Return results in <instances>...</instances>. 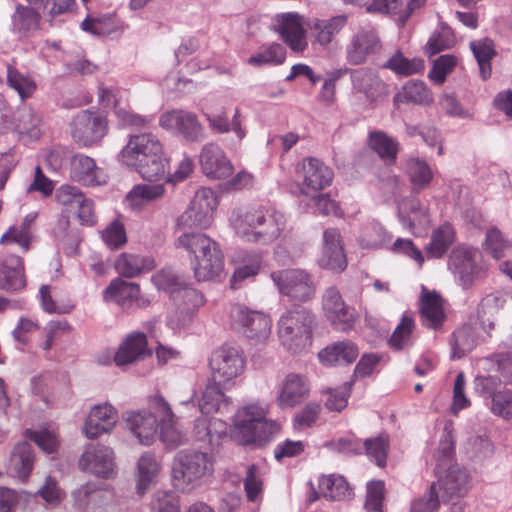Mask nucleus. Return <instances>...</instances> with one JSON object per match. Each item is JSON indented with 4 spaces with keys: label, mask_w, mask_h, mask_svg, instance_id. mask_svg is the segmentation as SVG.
Wrapping results in <instances>:
<instances>
[{
    "label": "nucleus",
    "mask_w": 512,
    "mask_h": 512,
    "mask_svg": "<svg viewBox=\"0 0 512 512\" xmlns=\"http://www.w3.org/2000/svg\"><path fill=\"white\" fill-rule=\"evenodd\" d=\"M229 223L241 240L269 244L284 231L286 218L282 212L272 207L241 206L233 209Z\"/></svg>",
    "instance_id": "1"
},
{
    "label": "nucleus",
    "mask_w": 512,
    "mask_h": 512,
    "mask_svg": "<svg viewBox=\"0 0 512 512\" xmlns=\"http://www.w3.org/2000/svg\"><path fill=\"white\" fill-rule=\"evenodd\" d=\"M267 412L259 403L239 408L233 417V437L244 445H265L280 428L277 422L266 418Z\"/></svg>",
    "instance_id": "2"
},
{
    "label": "nucleus",
    "mask_w": 512,
    "mask_h": 512,
    "mask_svg": "<svg viewBox=\"0 0 512 512\" xmlns=\"http://www.w3.org/2000/svg\"><path fill=\"white\" fill-rule=\"evenodd\" d=\"M315 315L304 306L287 309L277 323L278 337L285 349L293 354L306 351L312 344Z\"/></svg>",
    "instance_id": "3"
},
{
    "label": "nucleus",
    "mask_w": 512,
    "mask_h": 512,
    "mask_svg": "<svg viewBox=\"0 0 512 512\" xmlns=\"http://www.w3.org/2000/svg\"><path fill=\"white\" fill-rule=\"evenodd\" d=\"M177 245L194 255L193 270L198 281L218 276L224 267L223 254L216 241L203 233H183Z\"/></svg>",
    "instance_id": "4"
},
{
    "label": "nucleus",
    "mask_w": 512,
    "mask_h": 512,
    "mask_svg": "<svg viewBox=\"0 0 512 512\" xmlns=\"http://www.w3.org/2000/svg\"><path fill=\"white\" fill-rule=\"evenodd\" d=\"M213 470V459L208 453L188 449L177 453L172 473L176 487L188 492L200 485L201 480L209 477Z\"/></svg>",
    "instance_id": "5"
},
{
    "label": "nucleus",
    "mask_w": 512,
    "mask_h": 512,
    "mask_svg": "<svg viewBox=\"0 0 512 512\" xmlns=\"http://www.w3.org/2000/svg\"><path fill=\"white\" fill-rule=\"evenodd\" d=\"M229 319L234 330L255 343L265 342L271 334V318L265 313L250 309L243 304L231 306Z\"/></svg>",
    "instance_id": "6"
},
{
    "label": "nucleus",
    "mask_w": 512,
    "mask_h": 512,
    "mask_svg": "<svg viewBox=\"0 0 512 512\" xmlns=\"http://www.w3.org/2000/svg\"><path fill=\"white\" fill-rule=\"evenodd\" d=\"M73 140L82 147L98 145L107 135L109 126L107 118L97 111L82 110L70 124Z\"/></svg>",
    "instance_id": "7"
},
{
    "label": "nucleus",
    "mask_w": 512,
    "mask_h": 512,
    "mask_svg": "<svg viewBox=\"0 0 512 512\" xmlns=\"http://www.w3.org/2000/svg\"><path fill=\"white\" fill-rule=\"evenodd\" d=\"M218 205L215 192L207 187L198 189L188 208L178 217L177 225L182 228H208Z\"/></svg>",
    "instance_id": "8"
},
{
    "label": "nucleus",
    "mask_w": 512,
    "mask_h": 512,
    "mask_svg": "<svg viewBox=\"0 0 512 512\" xmlns=\"http://www.w3.org/2000/svg\"><path fill=\"white\" fill-rule=\"evenodd\" d=\"M211 380L226 388L244 371L245 361L236 347L222 346L210 358Z\"/></svg>",
    "instance_id": "9"
},
{
    "label": "nucleus",
    "mask_w": 512,
    "mask_h": 512,
    "mask_svg": "<svg viewBox=\"0 0 512 512\" xmlns=\"http://www.w3.org/2000/svg\"><path fill=\"white\" fill-rule=\"evenodd\" d=\"M271 278L281 294L293 300L306 302L315 294L311 275L301 269H287L273 272Z\"/></svg>",
    "instance_id": "10"
},
{
    "label": "nucleus",
    "mask_w": 512,
    "mask_h": 512,
    "mask_svg": "<svg viewBox=\"0 0 512 512\" xmlns=\"http://www.w3.org/2000/svg\"><path fill=\"white\" fill-rule=\"evenodd\" d=\"M152 281L159 290L167 292L173 301L187 306V310L202 302V296L195 289L189 287L183 276L172 269H162L152 277Z\"/></svg>",
    "instance_id": "11"
},
{
    "label": "nucleus",
    "mask_w": 512,
    "mask_h": 512,
    "mask_svg": "<svg viewBox=\"0 0 512 512\" xmlns=\"http://www.w3.org/2000/svg\"><path fill=\"white\" fill-rule=\"evenodd\" d=\"M160 126L182 136L186 141L199 142L205 138L204 128L197 115L186 110H172L161 115Z\"/></svg>",
    "instance_id": "12"
},
{
    "label": "nucleus",
    "mask_w": 512,
    "mask_h": 512,
    "mask_svg": "<svg viewBox=\"0 0 512 512\" xmlns=\"http://www.w3.org/2000/svg\"><path fill=\"white\" fill-rule=\"evenodd\" d=\"M437 476L436 490L440 491L443 502L448 501L452 497H461L465 495L469 489L470 475L468 471L458 464L449 465L441 470H435Z\"/></svg>",
    "instance_id": "13"
},
{
    "label": "nucleus",
    "mask_w": 512,
    "mask_h": 512,
    "mask_svg": "<svg viewBox=\"0 0 512 512\" xmlns=\"http://www.w3.org/2000/svg\"><path fill=\"white\" fill-rule=\"evenodd\" d=\"M152 408L160 417L159 436L169 448H176L186 441V434L178 427L175 414L162 395H155L151 401Z\"/></svg>",
    "instance_id": "14"
},
{
    "label": "nucleus",
    "mask_w": 512,
    "mask_h": 512,
    "mask_svg": "<svg viewBox=\"0 0 512 512\" xmlns=\"http://www.w3.org/2000/svg\"><path fill=\"white\" fill-rule=\"evenodd\" d=\"M79 466L82 470L103 479H110L116 475L114 452L104 445L87 447L79 460Z\"/></svg>",
    "instance_id": "15"
},
{
    "label": "nucleus",
    "mask_w": 512,
    "mask_h": 512,
    "mask_svg": "<svg viewBox=\"0 0 512 512\" xmlns=\"http://www.w3.org/2000/svg\"><path fill=\"white\" fill-rule=\"evenodd\" d=\"M322 308L326 318L338 330L350 329L356 320L354 309L345 304L336 287H329L325 290Z\"/></svg>",
    "instance_id": "16"
},
{
    "label": "nucleus",
    "mask_w": 512,
    "mask_h": 512,
    "mask_svg": "<svg viewBox=\"0 0 512 512\" xmlns=\"http://www.w3.org/2000/svg\"><path fill=\"white\" fill-rule=\"evenodd\" d=\"M480 253L470 247H457L449 257V267L464 287H469L481 274Z\"/></svg>",
    "instance_id": "17"
},
{
    "label": "nucleus",
    "mask_w": 512,
    "mask_h": 512,
    "mask_svg": "<svg viewBox=\"0 0 512 512\" xmlns=\"http://www.w3.org/2000/svg\"><path fill=\"white\" fill-rule=\"evenodd\" d=\"M381 48L382 43L378 32L373 27H362L347 45V61L352 65L362 64L369 56L378 53Z\"/></svg>",
    "instance_id": "18"
},
{
    "label": "nucleus",
    "mask_w": 512,
    "mask_h": 512,
    "mask_svg": "<svg viewBox=\"0 0 512 512\" xmlns=\"http://www.w3.org/2000/svg\"><path fill=\"white\" fill-rule=\"evenodd\" d=\"M297 172L301 174L303 186L301 193L310 194L329 186L333 179V171L317 158H306L297 166Z\"/></svg>",
    "instance_id": "19"
},
{
    "label": "nucleus",
    "mask_w": 512,
    "mask_h": 512,
    "mask_svg": "<svg viewBox=\"0 0 512 512\" xmlns=\"http://www.w3.org/2000/svg\"><path fill=\"white\" fill-rule=\"evenodd\" d=\"M275 29L293 51L301 52L307 47L304 19L298 13L288 12L277 15Z\"/></svg>",
    "instance_id": "20"
},
{
    "label": "nucleus",
    "mask_w": 512,
    "mask_h": 512,
    "mask_svg": "<svg viewBox=\"0 0 512 512\" xmlns=\"http://www.w3.org/2000/svg\"><path fill=\"white\" fill-rule=\"evenodd\" d=\"M199 162L203 173L209 178L223 179L233 172L232 163L216 143H207L202 147Z\"/></svg>",
    "instance_id": "21"
},
{
    "label": "nucleus",
    "mask_w": 512,
    "mask_h": 512,
    "mask_svg": "<svg viewBox=\"0 0 512 512\" xmlns=\"http://www.w3.org/2000/svg\"><path fill=\"white\" fill-rule=\"evenodd\" d=\"M162 149L159 139L151 133L132 135L120 152L121 160L127 166H133Z\"/></svg>",
    "instance_id": "22"
},
{
    "label": "nucleus",
    "mask_w": 512,
    "mask_h": 512,
    "mask_svg": "<svg viewBox=\"0 0 512 512\" xmlns=\"http://www.w3.org/2000/svg\"><path fill=\"white\" fill-rule=\"evenodd\" d=\"M323 249L319 265L334 272H342L347 267L340 232L336 228H328L323 233Z\"/></svg>",
    "instance_id": "23"
},
{
    "label": "nucleus",
    "mask_w": 512,
    "mask_h": 512,
    "mask_svg": "<svg viewBox=\"0 0 512 512\" xmlns=\"http://www.w3.org/2000/svg\"><path fill=\"white\" fill-rule=\"evenodd\" d=\"M104 298L107 301H114L123 308H129L133 304L144 308L150 304V300L140 293V287L136 283L126 282L116 278L105 289Z\"/></svg>",
    "instance_id": "24"
},
{
    "label": "nucleus",
    "mask_w": 512,
    "mask_h": 512,
    "mask_svg": "<svg viewBox=\"0 0 512 512\" xmlns=\"http://www.w3.org/2000/svg\"><path fill=\"white\" fill-rule=\"evenodd\" d=\"M351 82L353 90L364 94L371 103L377 102L388 95L386 84L371 69L359 68L352 70Z\"/></svg>",
    "instance_id": "25"
},
{
    "label": "nucleus",
    "mask_w": 512,
    "mask_h": 512,
    "mask_svg": "<svg viewBox=\"0 0 512 512\" xmlns=\"http://www.w3.org/2000/svg\"><path fill=\"white\" fill-rule=\"evenodd\" d=\"M127 428L142 445H151L157 435L159 424L157 418L149 411H130L123 416Z\"/></svg>",
    "instance_id": "26"
},
{
    "label": "nucleus",
    "mask_w": 512,
    "mask_h": 512,
    "mask_svg": "<svg viewBox=\"0 0 512 512\" xmlns=\"http://www.w3.org/2000/svg\"><path fill=\"white\" fill-rule=\"evenodd\" d=\"M151 354L147 337L142 332H133L124 339L118 347L114 362L117 366L133 364Z\"/></svg>",
    "instance_id": "27"
},
{
    "label": "nucleus",
    "mask_w": 512,
    "mask_h": 512,
    "mask_svg": "<svg viewBox=\"0 0 512 512\" xmlns=\"http://www.w3.org/2000/svg\"><path fill=\"white\" fill-rule=\"evenodd\" d=\"M118 421L116 410L109 404L94 406L83 427L87 438H97L103 433L110 432Z\"/></svg>",
    "instance_id": "28"
},
{
    "label": "nucleus",
    "mask_w": 512,
    "mask_h": 512,
    "mask_svg": "<svg viewBox=\"0 0 512 512\" xmlns=\"http://www.w3.org/2000/svg\"><path fill=\"white\" fill-rule=\"evenodd\" d=\"M398 216L404 227L417 234L430 224L428 209L417 198H406L399 203Z\"/></svg>",
    "instance_id": "29"
},
{
    "label": "nucleus",
    "mask_w": 512,
    "mask_h": 512,
    "mask_svg": "<svg viewBox=\"0 0 512 512\" xmlns=\"http://www.w3.org/2000/svg\"><path fill=\"white\" fill-rule=\"evenodd\" d=\"M309 395V386L306 379L295 373L286 376L277 403L282 409L292 408L304 401Z\"/></svg>",
    "instance_id": "30"
},
{
    "label": "nucleus",
    "mask_w": 512,
    "mask_h": 512,
    "mask_svg": "<svg viewBox=\"0 0 512 512\" xmlns=\"http://www.w3.org/2000/svg\"><path fill=\"white\" fill-rule=\"evenodd\" d=\"M420 313L422 324L428 328L437 329L445 319L442 298L435 292H429L424 286L422 287Z\"/></svg>",
    "instance_id": "31"
},
{
    "label": "nucleus",
    "mask_w": 512,
    "mask_h": 512,
    "mask_svg": "<svg viewBox=\"0 0 512 512\" xmlns=\"http://www.w3.org/2000/svg\"><path fill=\"white\" fill-rule=\"evenodd\" d=\"M99 169L93 158L84 154H75L70 159V178L83 185L91 186L99 184Z\"/></svg>",
    "instance_id": "32"
},
{
    "label": "nucleus",
    "mask_w": 512,
    "mask_h": 512,
    "mask_svg": "<svg viewBox=\"0 0 512 512\" xmlns=\"http://www.w3.org/2000/svg\"><path fill=\"white\" fill-rule=\"evenodd\" d=\"M359 355L358 348L351 341L333 343L318 354L321 363L327 366L346 365L354 362Z\"/></svg>",
    "instance_id": "33"
},
{
    "label": "nucleus",
    "mask_w": 512,
    "mask_h": 512,
    "mask_svg": "<svg viewBox=\"0 0 512 512\" xmlns=\"http://www.w3.org/2000/svg\"><path fill=\"white\" fill-rule=\"evenodd\" d=\"M154 267L155 262L151 257L134 253H122L115 261L116 272L126 278L137 277Z\"/></svg>",
    "instance_id": "34"
},
{
    "label": "nucleus",
    "mask_w": 512,
    "mask_h": 512,
    "mask_svg": "<svg viewBox=\"0 0 512 512\" xmlns=\"http://www.w3.org/2000/svg\"><path fill=\"white\" fill-rule=\"evenodd\" d=\"M22 259L10 256L0 263V289L18 291L25 287Z\"/></svg>",
    "instance_id": "35"
},
{
    "label": "nucleus",
    "mask_w": 512,
    "mask_h": 512,
    "mask_svg": "<svg viewBox=\"0 0 512 512\" xmlns=\"http://www.w3.org/2000/svg\"><path fill=\"white\" fill-rule=\"evenodd\" d=\"M14 130L23 140H37L42 134V120L32 108L24 106L15 114Z\"/></svg>",
    "instance_id": "36"
},
{
    "label": "nucleus",
    "mask_w": 512,
    "mask_h": 512,
    "mask_svg": "<svg viewBox=\"0 0 512 512\" xmlns=\"http://www.w3.org/2000/svg\"><path fill=\"white\" fill-rule=\"evenodd\" d=\"M199 417L194 423V434L197 440L215 445L226 435L227 425L217 418Z\"/></svg>",
    "instance_id": "37"
},
{
    "label": "nucleus",
    "mask_w": 512,
    "mask_h": 512,
    "mask_svg": "<svg viewBox=\"0 0 512 512\" xmlns=\"http://www.w3.org/2000/svg\"><path fill=\"white\" fill-rule=\"evenodd\" d=\"M405 173L411 183L412 190L415 192L425 189L433 178L432 170L427 162L413 156L406 159Z\"/></svg>",
    "instance_id": "38"
},
{
    "label": "nucleus",
    "mask_w": 512,
    "mask_h": 512,
    "mask_svg": "<svg viewBox=\"0 0 512 512\" xmlns=\"http://www.w3.org/2000/svg\"><path fill=\"white\" fill-rule=\"evenodd\" d=\"M160 470V465L152 453H144L137 463V484L136 491L143 495L150 485L155 481Z\"/></svg>",
    "instance_id": "39"
},
{
    "label": "nucleus",
    "mask_w": 512,
    "mask_h": 512,
    "mask_svg": "<svg viewBox=\"0 0 512 512\" xmlns=\"http://www.w3.org/2000/svg\"><path fill=\"white\" fill-rule=\"evenodd\" d=\"M141 177L148 181H158L165 178L168 167V160L163 156V148L156 151L155 155H150L133 165Z\"/></svg>",
    "instance_id": "40"
},
{
    "label": "nucleus",
    "mask_w": 512,
    "mask_h": 512,
    "mask_svg": "<svg viewBox=\"0 0 512 512\" xmlns=\"http://www.w3.org/2000/svg\"><path fill=\"white\" fill-rule=\"evenodd\" d=\"M320 493L326 499L341 501L351 497L352 490L343 476L328 475L319 479Z\"/></svg>",
    "instance_id": "41"
},
{
    "label": "nucleus",
    "mask_w": 512,
    "mask_h": 512,
    "mask_svg": "<svg viewBox=\"0 0 512 512\" xmlns=\"http://www.w3.org/2000/svg\"><path fill=\"white\" fill-rule=\"evenodd\" d=\"M11 470L15 475L26 480L31 473L34 463L32 447L27 442H21L16 445L11 455Z\"/></svg>",
    "instance_id": "42"
},
{
    "label": "nucleus",
    "mask_w": 512,
    "mask_h": 512,
    "mask_svg": "<svg viewBox=\"0 0 512 512\" xmlns=\"http://www.w3.org/2000/svg\"><path fill=\"white\" fill-rule=\"evenodd\" d=\"M221 387L213 381L205 387L198 401L199 410L203 415L219 412L228 406L227 398L221 391Z\"/></svg>",
    "instance_id": "43"
},
{
    "label": "nucleus",
    "mask_w": 512,
    "mask_h": 512,
    "mask_svg": "<svg viewBox=\"0 0 512 512\" xmlns=\"http://www.w3.org/2000/svg\"><path fill=\"white\" fill-rule=\"evenodd\" d=\"M40 15L30 6L17 5L12 15L13 31L21 36H27L29 33L38 29Z\"/></svg>",
    "instance_id": "44"
},
{
    "label": "nucleus",
    "mask_w": 512,
    "mask_h": 512,
    "mask_svg": "<svg viewBox=\"0 0 512 512\" xmlns=\"http://www.w3.org/2000/svg\"><path fill=\"white\" fill-rule=\"evenodd\" d=\"M454 240V230L448 223L441 225L433 231L430 242L425 250L429 258H441L449 249Z\"/></svg>",
    "instance_id": "45"
},
{
    "label": "nucleus",
    "mask_w": 512,
    "mask_h": 512,
    "mask_svg": "<svg viewBox=\"0 0 512 512\" xmlns=\"http://www.w3.org/2000/svg\"><path fill=\"white\" fill-rule=\"evenodd\" d=\"M205 117L209 123V127L213 131L217 133H227L229 131L234 132L237 138V143L242 141L246 136V130L242 127L240 112L238 109H236L231 122H229L227 117L223 114H205Z\"/></svg>",
    "instance_id": "46"
},
{
    "label": "nucleus",
    "mask_w": 512,
    "mask_h": 512,
    "mask_svg": "<svg viewBox=\"0 0 512 512\" xmlns=\"http://www.w3.org/2000/svg\"><path fill=\"white\" fill-rule=\"evenodd\" d=\"M6 80L7 85L18 93L21 100L30 98L37 88L30 76L21 73L12 64L6 65Z\"/></svg>",
    "instance_id": "47"
},
{
    "label": "nucleus",
    "mask_w": 512,
    "mask_h": 512,
    "mask_svg": "<svg viewBox=\"0 0 512 512\" xmlns=\"http://www.w3.org/2000/svg\"><path fill=\"white\" fill-rule=\"evenodd\" d=\"M347 17L345 15L334 16L327 20L317 19L313 28L316 31V41L321 46H326L332 42L334 37L346 25Z\"/></svg>",
    "instance_id": "48"
},
{
    "label": "nucleus",
    "mask_w": 512,
    "mask_h": 512,
    "mask_svg": "<svg viewBox=\"0 0 512 512\" xmlns=\"http://www.w3.org/2000/svg\"><path fill=\"white\" fill-rule=\"evenodd\" d=\"M395 102H405L414 104H430L432 102V96L430 90L427 88L423 81L410 80L402 89V92L398 93L394 97Z\"/></svg>",
    "instance_id": "49"
},
{
    "label": "nucleus",
    "mask_w": 512,
    "mask_h": 512,
    "mask_svg": "<svg viewBox=\"0 0 512 512\" xmlns=\"http://www.w3.org/2000/svg\"><path fill=\"white\" fill-rule=\"evenodd\" d=\"M504 389L503 382L495 375H478L473 380L474 392L484 398L486 403L492 402Z\"/></svg>",
    "instance_id": "50"
},
{
    "label": "nucleus",
    "mask_w": 512,
    "mask_h": 512,
    "mask_svg": "<svg viewBox=\"0 0 512 512\" xmlns=\"http://www.w3.org/2000/svg\"><path fill=\"white\" fill-rule=\"evenodd\" d=\"M401 76H410L423 72L425 68L424 61L419 58L408 59L401 52H396L384 65Z\"/></svg>",
    "instance_id": "51"
},
{
    "label": "nucleus",
    "mask_w": 512,
    "mask_h": 512,
    "mask_svg": "<svg viewBox=\"0 0 512 512\" xmlns=\"http://www.w3.org/2000/svg\"><path fill=\"white\" fill-rule=\"evenodd\" d=\"M484 249L493 258L499 260L510 254L512 243L503 236L500 230L492 228L486 234Z\"/></svg>",
    "instance_id": "52"
},
{
    "label": "nucleus",
    "mask_w": 512,
    "mask_h": 512,
    "mask_svg": "<svg viewBox=\"0 0 512 512\" xmlns=\"http://www.w3.org/2000/svg\"><path fill=\"white\" fill-rule=\"evenodd\" d=\"M477 344V337L470 325H465L453 333L452 357L462 358Z\"/></svg>",
    "instance_id": "53"
},
{
    "label": "nucleus",
    "mask_w": 512,
    "mask_h": 512,
    "mask_svg": "<svg viewBox=\"0 0 512 512\" xmlns=\"http://www.w3.org/2000/svg\"><path fill=\"white\" fill-rule=\"evenodd\" d=\"M369 146L382 158L394 162L397 155V143L380 131L371 132Z\"/></svg>",
    "instance_id": "54"
},
{
    "label": "nucleus",
    "mask_w": 512,
    "mask_h": 512,
    "mask_svg": "<svg viewBox=\"0 0 512 512\" xmlns=\"http://www.w3.org/2000/svg\"><path fill=\"white\" fill-rule=\"evenodd\" d=\"M286 51L280 44H272L257 54L251 56L247 62L256 67L264 65H279L285 61Z\"/></svg>",
    "instance_id": "55"
},
{
    "label": "nucleus",
    "mask_w": 512,
    "mask_h": 512,
    "mask_svg": "<svg viewBox=\"0 0 512 512\" xmlns=\"http://www.w3.org/2000/svg\"><path fill=\"white\" fill-rule=\"evenodd\" d=\"M163 194L164 187L162 184H139L128 193L127 199L131 202V205L139 206L142 203L156 200Z\"/></svg>",
    "instance_id": "56"
},
{
    "label": "nucleus",
    "mask_w": 512,
    "mask_h": 512,
    "mask_svg": "<svg viewBox=\"0 0 512 512\" xmlns=\"http://www.w3.org/2000/svg\"><path fill=\"white\" fill-rule=\"evenodd\" d=\"M114 114L121 128L139 129L148 125L152 118L134 113L128 106L116 103Z\"/></svg>",
    "instance_id": "57"
},
{
    "label": "nucleus",
    "mask_w": 512,
    "mask_h": 512,
    "mask_svg": "<svg viewBox=\"0 0 512 512\" xmlns=\"http://www.w3.org/2000/svg\"><path fill=\"white\" fill-rule=\"evenodd\" d=\"M414 320L409 316H403L401 322L395 328L389 339V344L395 350H402L411 344Z\"/></svg>",
    "instance_id": "58"
},
{
    "label": "nucleus",
    "mask_w": 512,
    "mask_h": 512,
    "mask_svg": "<svg viewBox=\"0 0 512 512\" xmlns=\"http://www.w3.org/2000/svg\"><path fill=\"white\" fill-rule=\"evenodd\" d=\"M55 197L67 212H73L83 203L85 195L79 188L65 184L56 190Z\"/></svg>",
    "instance_id": "59"
},
{
    "label": "nucleus",
    "mask_w": 512,
    "mask_h": 512,
    "mask_svg": "<svg viewBox=\"0 0 512 512\" xmlns=\"http://www.w3.org/2000/svg\"><path fill=\"white\" fill-rule=\"evenodd\" d=\"M362 446L366 455L373 459L379 467L386 464L388 450V438L386 436L379 435L374 438H367Z\"/></svg>",
    "instance_id": "60"
},
{
    "label": "nucleus",
    "mask_w": 512,
    "mask_h": 512,
    "mask_svg": "<svg viewBox=\"0 0 512 512\" xmlns=\"http://www.w3.org/2000/svg\"><path fill=\"white\" fill-rule=\"evenodd\" d=\"M352 385L353 383L351 381H347L337 388H329L325 400L326 408L330 411H342L348 404Z\"/></svg>",
    "instance_id": "61"
},
{
    "label": "nucleus",
    "mask_w": 512,
    "mask_h": 512,
    "mask_svg": "<svg viewBox=\"0 0 512 512\" xmlns=\"http://www.w3.org/2000/svg\"><path fill=\"white\" fill-rule=\"evenodd\" d=\"M152 512H179V500L171 491H157L151 502Z\"/></svg>",
    "instance_id": "62"
},
{
    "label": "nucleus",
    "mask_w": 512,
    "mask_h": 512,
    "mask_svg": "<svg viewBox=\"0 0 512 512\" xmlns=\"http://www.w3.org/2000/svg\"><path fill=\"white\" fill-rule=\"evenodd\" d=\"M441 501V496L436 490V484L432 483L424 496L413 501L411 512H436Z\"/></svg>",
    "instance_id": "63"
},
{
    "label": "nucleus",
    "mask_w": 512,
    "mask_h": 512,
    "mask_svg": "<svg viewBox=\"0 0 512 512\" xmlns=\"http://www.w3.org/2000/svg\"><path fill=\"white\" fill-rule=\"evenodd\" d=\"M492 414L505 419L512 418V391L504 389L501 393L494 398L492 402H487Z\"/></svg>",
    "instance_id": "64"
}]
</instances>
